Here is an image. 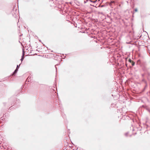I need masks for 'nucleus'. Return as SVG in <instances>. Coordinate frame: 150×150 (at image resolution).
<instances>
[{"label":"nucleus","instance_id":"4","mask_svg":"<svg viewBox=\"0 0 150 150\" xmlns=\"http://www.w3.org/2000/svg\"><path fill=\"white\" fill-rule=\"evenodd\" d=\"M128 61H129V62L130 63H131L132 62V60L131 59H129Z\"/></svg>","mask_w":150,"mask_h":150},{"label":"nucleus","instance_id":"7","mask_svg":"<svg viewBox=\"0 0 150 150\" xmlns=\"http://www.w3.org/2000/svg\"><path fill=\"white\" fill-rule=\"evenodd\" d=\"M134 64H135V63L134 62H133L132 63V66H134Z\"/></svg>","mask_w":150,"mask_h":150},{"label":"nucleus","instance_id":"3","mask_svg":"<svg viewBox=\"0 0 150 150\" xmlns=\"http://www.w3.org/2000/svg\"><path fill=\"white\" fill-rule=\"evenodd\" d=\"M18 70V69H16L13 73V75H14Z\"/></svg>","mask_w":150,"mask_h":150},{"label":"nucleus","instance_id":"5","mask_svg":"<svg viewBox=\"0 0 150 150\" xmlns=\"http://www.w3.org/2000/svg\"><path fill=\"white\" fill-rule=\"evenodd\" d=\"M134 11L135 12H137L138 11V9L137 8H135L134 9Z\"/></svg>","mask_w":150,"mask_h":150},{"label":"nucleus","instance_id":"9","mask_svg":"<svg viewBox=\"0 0 150 150\" xmlns=\"http://www.w3.org/2000/svg\"><path fill=\"white\" fill-rule=\"evenodd\" d=\"M97 1V0H95L94 1H93V3H95Z\"/></svg>","mask_w":150,"mask_h":150},{"label":"nucleus","instance_id":"10","mask_svg":"<svg viewBox=\"0 0 150 150\" xmlns=\"http://www.w3.org/2000/svg\"><path fill=\"white\" fill-rule=\"evenodd\" d=\"M104 5H101L100 6L101 7H104Z\"/></svg>","mask_w":150,"mask_h":150},{"label":"nucleus","instance_id":"6","mask_svg":"<svg viewBox=\"0 0 150 150\" xmlns=\"http://www.w3.org/2000/svg\"><path fill=\"white\" fill-rule=\"evenodd\" d=\"M128 132L126 133H125V135L126 136H127V135H128Z\"/></svg>","mask_w":150,"mask_h":150},{"label":"nucleus","instance_id":"2","mask_svg":"<svg viewBox=\"0 0 150 150\" xmlns=\"http://www.w3.org/2000/svg\"><path fill=\"white\" fill-rule=\"evenodd\" d=\"M49 87H50V90L49 91L50 92H54V89L52 88V87L50 86Z\"/></svg>","mask_w":150,"mask_h":150},{"label":"nucleus","instance_id":"14","mask_svg":"<svg viewBox=\"0 0 150 150\" xmlns=\"http://www.w3.org/2000/svg\"><path fill=\"white\" fill-rule=\"evenodd\" d=\"M144 76V75H143H143H142V76Z\"/></svg>","mask_w":150,"mask_h":150},{"label":"nucleus","instance_id":"1","mask_svg":"<svg viewBox=\"0 0 150 150\" xmlns=\"http://www.w3.org/2000/svg\"><path fill=\"white\" fill-rule=\"evenodd\" d=\"M25 55V52L24 49L23 50V53H22V56L21 58V60L22 61L24 59V57Z\"/></svg>","mask_w":150,"mask_h":150},{"label":"nucleus","instance_id":"8","mask_svg":"<svg viewBox=\"0 0 150 150\" xmlns=\"http://www.w3.org/2000/svg\"><path fill=\"white\" fill-rule=\"evenodd\" d=\"M20 64L19 65H17V68H16V69H18V68H19V66H20Z\"/></svg>","mask_w":150,"mask_h":150},{"label":"nucleus","instance_id":"13","mask_svg":"<svg viewBox=\"0 0 150 150\" xmlns=\"http://www.w3.org/2000/svg\"><path fill=\"white\" fill-rule=\"evenodd\" d=\"M28 78H29V77H28V79H27V80H28Z\"/></svg>","mask_w":150,"mask_h":150},{"label":"nucleus","instance_id":"12","mask_svg":"<svg viewBox=\"0 0 150 150\" xmlns=\"http://www.w3.org/2000/svg\"><path fill=\"white\" fill-rule=\"evenodd\" d=\"M90 1L91 2H93V1H92V0H90Z\"/></svg>","mask_w":150,"mask_h":150},{"label":"nucleus","instance_id":"11","mask_svg":"<svg viewBox=\"0 0 150 150\" xmlns=\"http://www.w3.org/2000/svg\"><path fill=\"white\" fill-rule=\"evenodd\" d=\"M55 66V67H56V71H57V68L56 67V66Z\"/></svg>","mask_w":150,"mask_h":150},{"label":"nucleus","instance_id":"15","mask_svg":"<svg viewBox=\"0 0 150 150\" xmlns=\"http://www.w3.org/2000/svg\"><path fill=\"white\" fill-rule=\"evenodd\" d=\"M81 150H83V149H82Z\"/></svg>","mask_w":150,"mask_h":150}]
</instances>
